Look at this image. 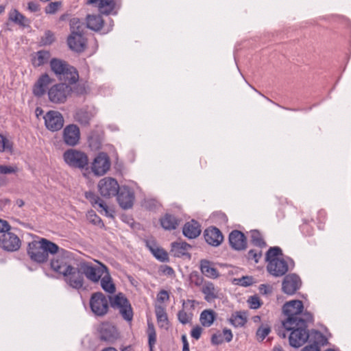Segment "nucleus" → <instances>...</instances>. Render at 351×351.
<instances>
[{
    "label": "nucleus",
    "mask_w": 351,
    "mask_h": 351,
    "mask_svg": "<svg viewBox=\"0 0 351 351\" xmlns=\"http://www.w3.org/2000/svg\"><path fill=\"white\" fill-rule=\"evenodd\" d=\"M303 309V303L298 300L287 302L282 306V312L287 319L282 322L283 330L279 329L278 335L285 338L287 335L285 330L291 332L289 341L294 346L304 342V338L307 337L304 330L305 324L313 322L312 314Z\"/></svg>",
    "instance_id": "f257e3e1"
},
{
    "label": "nucleus",
    "mask_w": 351,
    "mask_h": 351,
    "mask_svg": "<svg viewBox=\"0 0 351 351\" xmlns=\"http://www.w3.org/2000/svg\"><path fill=\"white\" fill-rule=\"evenodd\" d=\"M58 250L59 247L56 243L46 239H41L29 243L27 253L32 261L42 263L47 261L49 254H56Z\"/></svg>",
    "instance_id": "f03ea898"
},
{
    "label": "nucleus",
    "mask_w": 351,
    "mask_h": 351,
    "mask_svg": "<svg viewBox=\"0 0 351 351\" xmlns=\"http://www.w3.org/2000/svg\"><path fill=\"white\" fill-rule=\"evenodd\" d=\"M282 255V250L277 246L270 247L265 254V261L267 262V269L275 277L282 276L289 270L287 261L278 257Z\"/></svg>",
    "instance_id": "7ed1b4c3"
},
{
    "label": "nucleus",
    "mask_w": 351,
    "mask_h": 351,
    "mask_svg": "<svg viewBox=\"0 0 351 351\" xmlns=\"http://www.w3.org/2000/svg\"><path fill=\"white\" fill-rule=\"evenodd\" d=\"M63 159L65 163L73 169H84L88 165L87 154L76 149H69L63 154Z\"/></svg>",
    "instance_id": "20e7f679"
},
{
    "label": "nucleus",
    "mask_w": 351,
    "mask_h": 351,
    "mask_svg": "<svg viewBox=\"0 0 351 351\" xmlns=\"http://www.w3.org/2000/svg\"><path fill=\"white\" fill-rule=\"evenodd\" d=\"M97 265L90 262L82 261L79 264L80 269L88 280L93 282H98L102 276L108 271V267L103 263L97 261Z\"/></svg>",
    "instance_id": "39448f33"
},
{
    "label": "nucleus",
    "mask_w": 351,
    "mask_h": 351,
    "mask_svg": "<svg viewBox=\"0 0 351 351\" xmlns=\"http://www.w3.org/2000/svg\"><path fill=\"white\" fill-rule=\"evenodd\" d=\"M109 300L112 307L118 309L125 320L128 322L132 320L133 311L131 304L123 293H119L113 297H110Z\"/></svg>",
    "instance_id": "423d86ee"
},
{
    "label": "nucleus",
    "mask_w": 351,
    "mask_h": 351,
    "mask_svg": "<svg viewBox=\"0 0 351 351\" xmlns=\"http://www.w3.org/2000/svg\"><path fill=\"white\" fill-rule=\"evenodd\" d=\"M58 255L51 261V268L56 272L63 275L72 266L71 261L73 259L70 252L61 250L57 252Z\"/></svg>",
    "instance_id": "0eeeda50"
},
{
    "label": "nucleus",
    "mask_w": 351,
    "mask_h": 351,
    "mask_svg": "<svg viewBox=\"0 0 351 351\" xmlns=\"http://www.w3.org/2000/svg\"><path fill=\"white\" fill-rule=\"evenodd\" d=\"M72 89L66 83H59L52 86L48 90V97L53 104H63L71 94Z\"/></svg>",
    "instance_id": "6e6552de"
},
{
    "label": "nucleus",
    "mask_w": 351,
    "mask_h": 351,
    "mask_svg": "<svg viewBox=\"0 0 351 351\" xmlns=\"http://www.w3.org/2000/svg\"><path fill=\"white\" fill-rule=\"evenodd\" d=\"M119 188L117 181L111 177H105L101 179L97 184L100 195L105 198L116 196Z\"/></svg>",
    "instance_id": "1a4fd4ad"
},
{
    "label": "nucleus",
    "mask_w": 351,
    "mask_h": 351,
    "mask_svg": "<svg viewBox=\"0 0 351 351\" xmlns=\"http://www.w3.org/2000/svg\"><path fill=\"white\" fill-rule=\"evenodd\" d=\"M62 276L64 282L75 289H80L84 286V273L80 267L77 268L71 266Z\"/></svg>",
    "instance_id": "9d476101"
},
{
    "label": "nucleus",
    "mask_w": 351,
    "mask_h": 351,
    "mask_svg": "<svg viewBox=\"0 0 351 351\" xmlns=\"http://www.w3.org/2000/svg\"><path fill=\"white\" fill-rule=\"evenodd\" d=\"M90 307L95 315L104 316L108 311V301L102 293L96 292L90 297Z\"/></svg>",
    "instance_id": "9b49d317"
},
{
    "label": "nucleus",
    "mask_w": 351,
    "mask_h": 351,
    "mask_svg": "<svg viewBox=\"0 0 351 351\" xmlns=\"http://www.w3.org/2000/svg\"><path fill=\"white\" fill-rule=\"evenodd\" d=\"M110 160L108 156L104 153H99L91 163V170L94 175L101 176L106 174L110 168Z\"/></svg>",
    "instance_id": "f8f14e48"
},
{
    "label": "nucleus",
    "mask_w": 351,
    "mask_h": 351,
    "mask_svg": "<svg viewBox=\"0 0 351 351\" xmlns=\"http://www.w3.org/2000/svg\"><path fill=\"white\" fill-rule=\"evenodd\" d=\"M307 328L308 324H306L304 328V330L307 337L304 338V342L300 345L294 346L291 343V341H289V344L293 348H299L303 346L307 341H308L309 345L317 346L318 348H320L321 346H324L327 343L328 340L322 332L315 330L308 331Z\"/></svg>",
    "instance_id": "ddd939ff"
},
{
    "label": "nucleus",
    "mask_w": 351,
    "mask_h": 351,
    "mask_svg": "<svg viewBox=\"0 0 351 351\" xmlns=\"http://www.w3.org/2000/svg\"><path fill=\"white\" fill-rule=\"evenodd\" d=\"M45 125L51 132L61 130L64 125V120L60 112L56 110H49L44 116Z\"/></svg>",
    "instance_id": "4468645a"
},
{
    "label": "nucleus",
    "mask_w": 351,
    "mask_h": 351,
    "mask_svg": "<svg viewBox=\"0 0 351 351\" xmlns=\"http://www.w3.org/2000/svg\"><path fill=\"white\" fill-rule=\"evenodd\" d=\"M117 201L123 209L130 208L134 201V193L129 186L123 185L120 186L117 194Z\"/></svg>",
    "instance_id": "2eb2a0df"
},
{
    "label": "nucleus",
    "mask_w": 351,
    "mask_h": 351,
    "mask_svg": "<svg viewBox=\"0 0 351 351\" xmlns=\"http://www.w3.org/2000/svg\"><path fill=\"white\" fill-rule=\"evenodd\" d=\"M62 138L66 145L71 147L77 145L80 139V131L79 128L74 124L66 125L63 130Z\"/></svg>",
    "instance_id": "dca6fc26"
},
{
    "label": "nucleus",
    "mask_w": 351,
    "mask_h": 351,
    "mask_svg": "<svg viewBox=\"0 0 351 351\" xmlns=\"http://www.w3.org/2000/svg\"><path fill=\"white\" fill-rule=\"evenodd\" d=\"M301 286V280L295 274L287 275L282 282V289L284 293L288 295L294 294Z\"/></svg>",
    "instance_id": "f3484780"
},
{
    "label": "nucleus",
    "mask_w": 351,
    "mask_h": 351,
    "mask_svg": "<svg viewBox=\"0 0 351 351\" xmlns=\"http://www.w3.org/2000/svg\"><path fill=\"white\" fill-rule=\"evenodd\" d=\"M0 243L2 248L8 252L16 251L21 247V241L19 238L12 232L3 234Z\"/></svg>",
    "instance_id": "a211bd4d"
},
{
    "label": "nucleus",
    "mask_w": 351,
    "mask_h": 351,
    "mask_svg": "<svg viewBox=\"0 0 351 351\" xmlns=\"http://www.w3.org/2000/svg\"><path fill=\"white\" fill-rule=\"evenodd\" d=\"M230 246L236 250H243L247 247V239L245 234L239 230H233L229 234Z\"/></svg>",
    "instance_id": "6ab92c4d"
},
{
    "label": "nucleus",
    "mask_w": 351,
    "mask_h": 351,
    "mask_svg": "<svg viewBox=\"0 0 351 351\" xmlns=\"http://www.w3.org/2000/svg\"><path fill=\"white\" fill-rule=\"evenodd\" d=\"M67 43L69 48L77 53L84 51L86 46V40L83 34H70Z\"/></svg>",
    "instance_id": "aec40b11"
},
{
    "label": "nucleus",
    "mask_w": 351,
    "mask_h": 351,
    "mask_svg": "<svg viewBox=\"0 0 351 351\" xmlns=\"http://www.w3.org/2000/svg\"><path fill=\"white\" fill-rule=\"evenodd\" d=\"M204 236L206 243L215 247L219 245L223 240L222 233L215 227H210L206 229Z\"/></svg>",
    "instance_id": "412c9836"
},
{
    "label": "nucleus",
    "mask_w": 351,
    "mask_h": 351,
    "mask_svg": "<svg viewBox=\"0 0 351 351\" xmlns=\"http://www.w3.org/2000/svg\"><path fill=\"white\" fill-rule=\"evenodd\" d=\"M52 80L47 74H43L38 79L33 87V93L36 97L43 96L45 92L47 86L51 84Z\"/></svg>",
    "instance_id": "4be33fe9"
},
{
    "label": "nucleus",
    "mask_w": 351,
    "mask_h": 351,
    "mask_svg": "<svg viewBox=\"0 0 351 351\" xmlns=\"http://www.w3.org/2000/svg\"><path fill=\"white\" fill-rule=\"evenodd\" d=\"M199 269L202 274L208 278L215 279L219 276V273L214 267L213 263L206 259H202L200 261Z\"/></svg>",
    "instance_id": "5701e85b"
},
{
    "label": "nucleus",
    "mask_w": 351,
    "mask_h": 351,
    "mask_svg": "<svg viewBox=\"0 0 351 351\" xmlns=\"http://www.w3.org/2000/svg\"><path fill=\"white\" fill-rule=\"evenodd\" d=\"M57 77L65 83L73 84L77 82L79 75L76 69L69 64L68 68L63 69L62 74L58 75Z\"/></svg>",
    "instance_id": "b1692460"
},
{
    "label": "nucleus",
    "mask_w": 351,
    "mask_h": 351,
    "mask_svg": "<svg viewBox=\"0 0 351 351\" xmlns=\"http://www.w3.org/2000/svg\"><path fill=\"white\" fill-rule=\"evenodd\" d=\"M202 292L204 294V300L208 302L213 301L215 299L219 298V290L215 287L211 282H205L202 287Z\"/></svg>",
    "instance_id": "393cba45"
},
{
    "label": "nucleus",
    "mask_w": 351,
    "mask_h": 351,
    "mask_svg": "<svg viewBox=\"0 0 351 351\" xmlns=\"http://www.w3.org/2000/svg\"><path fill=\"white\" fill-rule=\"evenodd\" d=\"M183 234L189 239H195L201 233L200 225L195 220L187 222L182 229Z\"/></svg>",
    "instance_id": "a878e982"
},
{
    "label": "nucleus",
    "mask_w": 351,
    "mask_h": 351,
    "mask_svg": "<svg viewBox=\"0 0 351 351\" xmlns=\"http://www.w3.org/2000/svg\"><path fill=\"white\" fill-rule=\"evenodd\" d=\"M85 196L99 212L101 213L104 211L106 215H108V210L107 205L97 195L93 192H87Z\"/></svg>",
    "instance_id": "bb28decb"
},
{
    "label": "nucleus",
    "mask_w": 351,
    "mask_h": 351,
    "mask_svg": "<svg viewBox=\"0 0 351 351\" xmlns=\"http://www.w3.org/2000/svg\"><path fill=\"white\" fill-rule=\"evenodd\" d=\"M88 3L95 5L99 11L105 14H110L114 8L113 0H88Z\"/></svg>",
    "instance_id": "cd10ccee"
},
{
    "label": "nucleus",
    "mask_w": 351,
    "mask_h": 351,
    "mask_svg": "<svg viewBox=\"0 0 351 351\" xmlns=\"http://www.w3.org/2000/svg\"><path fill=\"white\" fill-rule=\"evenodd\" d=\"M191 245L186 242L179 241L171 243V252L173 256L182 257L188 254Z\"/></svg>",
    "instance_id": "c85d7f7f"
},
{
    "label": "nucleus",
    "mask_w": 351,
    "mask_h": 351,
    "mask_svg": "<svg viewBox=\"0 0 351 351\" xmlns=\"http://www.w3.org/2000/svg\"><path fill=\"white\" fill-rule=\"evenodd\" d=\"M101 339L108 342H113L117 339L118 333L116 328L110 325H103L101 328Z\"/></svg>",
    "instance_id": "c756f323"
},
{
    "label": "nucleus",
    "mask_w": 351,
    "mask_h": 351,
    "mask_svg": "<svg viewBox=\"0 0 351 351\" xmlns=\"http://www.w3.org/2000/svg\"><path fill=\"white\" fill-rule=\"evenodd\" d=\"M51 54L49 51L45 50L38 51L32 59V62L34 66L38 67L46 64Z\"/></svg>",
    "instance_id": "7c9ffc66"
},
{
    "label": "nucleus",
    "mask_w": 351,
    "mask_h": 351,
    "mask_svg": "<svg viewBox=\"0 0 351 351\" xmlns=\"http://www.w3.org/2000/svg\"><path fill=\"white\" fill-rule=\"evenodd\" d=\"M100 283L101 288L106 292L108 293H113L115 292V285L112 282V279L110 275L108 270L100 279Z\"/></svg>",
    "instance_id": "2f4dec72"
},
{
    "label": "nucleus",
    "mask_w": 351,
    "mask_h": 351,
    "mask_svg": "<svg viewBox=\"0 0 351 351\" xmlns=\"http://www.w3.org/2000/svg\"><path fill=\"white\" fill-rule=\"evenodd\" d=\"M160 224L164 229L171 230L178 227L179 221L173 215L166 214L160 219Z\"/></svg>",
    "instance_id": "473e14b6"
},
{
    "label": "nucleus",
    "mask_w": 351,
    "mask_h": 351,
    "mask_svg": "<svg viewBox=\"0 0 351 351\" xmlns=\"http://www.w3.org/2000/svg\"><path fill=\"white\" fill-rule=\"evenodd\" d=\"M104 23V21L99 15H88L86 17V25L87 27L98 31L101 29Z\"/></svg>",
    "instance_id": "72a5a7b5"
},
{
    "label": "nucleus",
    "mask_w": 351,
    "mask_h": 351,
    "mask_svg": "<svg viewBox=\"0 0 351 351\" xmlns=\"http://www.w3.org/2000/svg\"><path fill=\"white\" fill-rule=\"evenodd\" d=\"M9 19L23 27L27 26L29 23V21L16 9H13L10 11Z\"/></svg>",
    "instance_id": "f704fd0d"
},
{
    "label": "nucleus",
    "mask_w": 351,
    "mask_h": 351,
    "mask_svg": "<svg viewBox=\"0 0 351 351\" xmlns=\"http://www.w3.org/2000/svg\"><path fill=\"white\" fill-rule=\"evenodd\" d=\"M215 319V313L213 310H204L199 317V321L204 327L210 326Z\"/></svg>",
    "instance_id": "c9c22d12"
},
{
    "label": "nucleus",
    "mask_w": 351,
    "mask_h": 351,
    "mask_svg": "<svg viewBox=\"0 0 351 351\" xmlns=\"http://www.w3.org/2000/svg\"><path fill=\"white\" fill-rule=\"evenodd\" d=\"M68 65L66 62L57 58H53L50 61L51 71L56 76L62 74L63 69L68 68Z\"/></svg>",
    "instance_id": "e433bc0d"
},
{
    "label": "nucleus",
    "mask_w": 351,
    "mask_h": 351,
    "mask_svg": "<svg viewBox=\"0 0 351 351\" xmlns=\"http://www.w3.org/2000/svg\"><path fill=\"white\" fill-rule=\"evenodd\" d=\"M147 335L149 351H154V347L156 343V332L153 323L149 321L147 322Z\"/></svg>",
    "instance_id": "4c0bfd02"
},
{
    "label": "nucleus",
    "mask_w": 351,
    "mask_h": 351,
    "mask_svg": "<svg viewBox=\"0 0 351 351\" xmlns=\"http://www.w3.org/2000/svg\"><path fill=\"white\" fill-rule=\"evenodd\" d=\"M250 238L252 243L260 248H263L267 246L261 232L256 230L250 232Z\"/></svg>",
    "instance_id": "58836bf2"
},
{
    "label": "nucleus",
    "mask_w": 351,
    "mask_h": 351,
    "mask_svg": "<svg viewBox=\"0 0 351 351\" xmlns=\"http://www.w3.org/2000/svg\"><path fill=\"white\" fill-rule=\"evenodd\" d=\"M91 119V114L86 110H79L75 115V119L76 121L83 125H88Z\"/></svg>",
    "instance_id": "ea45409f"
},
{
    "label": "nucleus",
    "mask_w": 351,
    "mask_h": 351,
    "mask_svg": "<svg viewBox=\"0 0 351 351\" xmlns=\"http://www.w3.org/2000/svg\"><path fill=\"white\" fill-rule=\"evenodd\" d=\"M71 34H83L84 23L78 18L74 17L70 20Z\"/></svg>",
    "instance_id": "a19ab883"
},
{
    "label": "nucleus",
    "mask_w": 351,
    "mask_h": 351,
    "mask_svg": "<svg viewBox=\"0 0 351 351\" xmlns=\"http://www.w3.org/2000/svg\"><path fill=\"white\" fill-rule=\"evenodd\" d=\"M246 322V317L241 312H237L236 313L232 314L230 318V322L234 327H241L245 324Z\"/></svg>",
    "instance_id": "79ce46f5"
},
{
    "label": "nucleus",
    "mask_w": 351,
    "mask_h": 351,
    "mask_svg": "<svg viewBox=\"0 0 351 351\" xmlns=\"http://www.w3.org/2000/svg\"><path fill=\"white\" fill-rule=\"evenodd\" d=\"M150 249L153 255L160 261L165 262L169 260L168 254L164 250L158 247H151Z\"/></svg>",
    "instance_id": "37998d69"
},
{
    "label": "nucleus",
    "mask_w": 351,
    "mask_h": 351,
    "mask_svg": "<svg viewBox=\"0 0 351 351\" xmlns=\"http://www.w3.org/2000/svg\"><path fill=\"white\" fill-rule=\"evenodd\" d=\"M192 313H188L184 310L179 311L178 313V319L182 324L190 323L192 320Z\"/></svg>",
    "instance_id": "c03bdc74"
},
{
    "label": "nucleus",
    "mask_w": 351,
    "mask_h": 351,
    "mask_svg": "<svg viewBox=\"0 0 351 351\" xmlns=\"http://www.w3.org/2000/svg\"><path fill=\"white\" fill-rule=\"evenodd\" d=\"M12 143L3 134H0V152L11 151Z\"/></svg>",
    "instance_id": "a18cd8bd"
},
{
    "label": "nucleus",
    "mask_w": 351,
    "mask_h": 351,
    "mask_svg": "<svg viewBox=\"0 0 351 351\" xmlns=\"http://www.w3.org/2000/svg\"><path fill=\"white\" fill-rule=\"evenodd\" d=\"M261 257H262L261 250H250L247 253L248 260H252L256 263H258V261Z\"/></svg>",
    "instance_id": "49530a36"
},
{
    "label": "nucleus",
    "mask_w": 351,
    "mask_h": 351,
    "mask_svg": "<svg viewBox=\"0 0 351 351\" xmlns=\"http://www.w3.org/2000/svg\"><path fill=\"white\" fill-rule=\"evenodd\" d=\"M269 326H261L256 331V337L259 341H263L270 332Z\"/></svg>",
    "instance_id": "de8ad7c7"
},
{
    "label": "nucleus",
    "mask_w": 351,
    "mask_h": 351,
    "mask_svg": "<svg viewBox=\"0 0 351 351\" xmlns=\"http://www.w3.org/2000/svg\"><path fill=\"white\" fill-rule=\"evenodd\" d=\"M61 5V3L59 1L51 2L48 4V5L45 8V12L47 14H55L59 7Z\"/></svg>",
    "instance_id": "09e8293b"
},
{
    "label": "nucleus",
    "mask_w": 351,
    "mask_h": 351,
    "mask_svg": "<svg viewBox=\"0 0 351 351\" xmlns=\"http://www.w3.org/2000/svg\"><path fill=\"white\" fill-rule=\"evenodd\" d=\"M249 306L252 309H257L261 306V300L256 295L250 297L247 300Z\"/></svg>",
    "instance_id": "8fccbe9b"
},
{
    "label": "nucleus",
    "mask_w": 351,
    "mask_h": 351,
    "mask_svg": "<svg viewBox=\"0 0 351 351\" xmlns=\"http://www.w3.org/2000/svg\"><path fill=\"white\" fill-rule=\"evenodd\" d=\"M158 325L160 328H167L169 321L167 315L156 317Z\"/></svg>",
    "instance_id": "3c124183"
},
{
    "label": "nucleus",
    "mask_w": 351,
    "mask_h": 351,
    "mask_svg": "<svg viewBox=\"0 0 351 351\" xmlns=\"http://www.w3.org/2000/svg\"><path fill=\"white\" fill-rule=\"evenodd\" d=\"M88 219L91 223L95 225H99L102 223V221L99 217H98L94 211L88 213Z\"/></svg>",
    "instance_id": "603ef678"
},
{
    "label": "nucleus",
    "mask_w": 351,
    "mask_h": 351,
    "mask_svg": "<svg viewBox=\"0 0 351 351\" xmlns=\"http://www.w3.org/2000/svg\"><path fill=\"white\" fill-rule=\"evenodd\" d=\"M16 171V167L6 165H0V173L2 174L13 173H15Z\"/></svg>",
    "instance_id": "864d4df0"
},
{
    "label": "nucleus",
    "mask_w": 351,
    "mask_h": 351,
    "mask_svg": "<svg viewBox=\"0 0 351 351\" xmlns=\"http://www.w3.org/2000/svg\"><path fill=\"white\" fill-rule=\"evenodd\" d=\"M202 332V328L199 326H196L191 330V336L195 339L197 340L200 338Z\"/></svg>",
    "instance_id": "5fc2aeb1"
},
{
    "label": "nucleus",
    "mask_w": 351,
    "mask_h": 351,
    "mask_svg": "<svg viewBox=\"0 0 351 351\" xmlns=\"http://www.w3.org/2000/svg\"><path fill=\"white\" fill-rule=\"evenodd\" d=\"M10 228L11 227L7 221L0 219V233L9 232Z\"/></svg>",
    "instance_id": "6e6d98bb"
},
{
    "label": "nucleus",
    "mask_w": 351,
    "mask_h": 351,
    "mask_svg": "<svg viewBox=\"0 0 351 351\" xmlns=\"http://www.w3.org/2000/svg\"><path fill=\"white\" fill-rule=\"evenodd\" d=\"M239 283L241 286L247 287L253 283V279L250 276H243L241 278L239 279Z\"/></svg>",
    "instance_id": "4d7b16f0"
},
{
    "label": "nucleus",
    "mask_w": 351,
    "mask_h": 351,
    "mask_svg": "<svg viewBox=\"0 0 351 351\" xmlns=\"http://www.w3.org/2000/svg\"><path fill=\"white\" fill-rule=\"evenodd\" d=\"M169 296L167 291L161 290L157 295V300L158 302H164L169 300Z\"/></svg>",
    "instance_id": "13d9d810"
},
{
    "label": "nucleus",
    "mask_w": 351,
    "mask_h": 351,
    "mask_svg": "<svg viewBox=\"0 0 351 351\" xmlns=\"http://www.w3.org/2000/svg\"><path fill=\"white\" fill-rule=\"evenodd\" d=\"M221 334L222 335L223 341L225 340L227 342H230L232 341L233 335H232L231 330L228 329V328H224L222 331V333H221Z\"/></svg>",
    "instance_id": "bf43d9fd"
},
{
    "label": "nucleus",
    "mask_w": 351,
    "mask_h": 351,
    "mask_svg": "<svg viewBox=\"0 0 351 351\" xmlns=\"http://www.w3.org/2000/svg\"><path fill=\"white\" fill-rule=\"evenodd\" d=\"M211 341L213 344L219 345L223 342V338L221 333L214 334L212 336Z\"/></svg>",
    "instance_id": "052dcab7"
},
{
    "label": "nucleus",
    "mask_w": 351,
    "mask_h": 351,
    "mask_svg": "<svg viewBox=\"0 0 351 351\" xmlns=\"http://www.w3.org/2000/svg\"><path fill=\"white\" fill-rule=\"evenodd\" d=\"M27 9L32 12L39 11L40 7L38 3L35 1H30L27 4Z\"/></svg>",
    "instance_id": "680f3d73"
},
{
    "label": "nucleus",
    "mask_w": 351,
    "mask_h": 351,
    "mask_svg": "<svg viewBox=\"0 0 351 351\" xmlns=\"http://www.w3.org/2000/svg\"><path fill=\"white\" fill-rule=\"evenodd\" d=\"M155 313L156 317H158L160 316H163L165 315H167L165 308L162 306H156L155 307Z\"/></svg>",
    "instance_id": "e2e57ef3"
},
{
    "label": "nucleus",
    "mask_w": 351,
    "mask_h": 351,
    "mask_svg": "<svg viewBox=\"0 0 351 351\" xmlns=\"http://www.w3.org/2000/svg\"><path fill=\"white\" fill-rule=\"evenodd\" d=\"M53 40V34L48 31L45 32V40H43L45 45L51 44Z\"/></svg>",
    "instance_id": "0e129e2a"
},
{
    "label": "nucleus",
    "mask_w": 351,
    "mask_h": 351,
    "mask_svg": "<svg viewBox=\"0 0 351 351\" xmlns=\"http://www.w3.org/2000/svg\"><path fill=\"white\" fill-rule=\"evenodd\" d=\"M182 341L183 343L182 351H189V345L185 335L182 336Z\"/></svg>",
    "instance_id": "69168bd1"
},
{
    "label": "nucleus",
    "mask_w": 351,
    "mask_h": 351,
    "mask_svg": "<svg viewBox=\"0 0 351 351\" xmlns=\"http://www.w3.org/2000/svg\"><path fill=\"white\" fill-rule=\"evenodd\" d=\"M301 351H320V349L317 346L308 344L303 348Z\"/></svg>",
    "instance_id": "338daca9"
},
{
    "label": "nucleus",
    "mask_w": 351,
    "mask_h": 351,
    "mask_svg": "<svg viewBox=\"0 0 351 351\" xmlns=\"http://www.w3.org/2000/svg\"><path fill=\"white\" fill-rule=\"evenodd\" d=\"M162 271L164 274H165L168 276H171L174 274L173 269L171 267L167 266V265H165Z\"/></svg>",
    "instance_id": "774afa93"
}]
</instances>
